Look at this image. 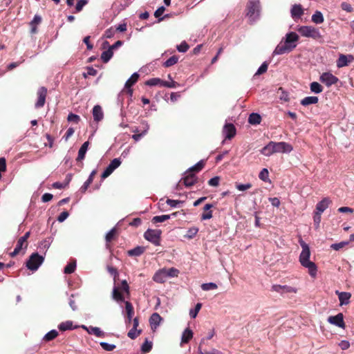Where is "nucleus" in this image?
<instances>
[{"mask_svg":"<svg viewBox=\"0 0 354 354\" xmlns=\"http://www.w3.org/2000/svg\"><path fill=\"white\" fill-rule=\"evenodd\" d=\"M167 279V278L165 275V271H164L162 269L156 272L153 277V281L157 283H164Z\"/></svg>","mask_w":354,"mask_h":354,"instance_id":"obj_29","label":"nucleus"},{"mask_svg":"<svg viewBox=\"0 0 354 354\" xmlns=\"http://www.w3.org/2000/svg\"><path fill=\"white\" fill-rule=\"evenodd\" d=\"M259 3L255 1H249L246 6V16L248 17L250 23L255 21L259 18Z\"/></svg>","mask_w":354,"mask_h":354,"instance_id":"obj_3","label":"nucleus"},{"mask_svg":"<svg viewBox=\"0 0 354 354\" xmlns=\"http://www.w3.org/2000/svg\"><path fill=\"white\" fill-rule=\"evenodd\" d=\"M162 270L164 271H165V275H166L167 278L177 277L179 273V271L176 268H168V269L163 268Z\"/></svg>","mask_w":354,"mask_h":354,"instance_id":"obj_42","label":"nucleus"},{"mask_svg":"<svg viewBox=\"0 0 354 354\" xmlns=\"http://www.w3.org/2000/svg\"><path fill=\"white\" fill-rule=\"evenodd\" d=\"M67 120L68 122H73L75 123H78L79 121L80 120V118L79 115L71 113L68 115Z\"/></svg>","mask_w":354,"mask_h":354,"instance_id":"obj_62","label":"nucleus"},{"mask_svg":"<svg viewBox=\"0 0 354 354\" xmlns=\"http://www.w3.org/2000/svg\"><path fill=\"white\" fill-rule=\"evenodd\" d=\"M261 153L266 156H270L274 153L272 141H270L261 151Z\"/></svg>","mask_w":354,"mask_h":354,"instance_id":"obj_33","label":"nucleus"},{"mask_svg":"<svg viewBox=\"0 0 354 354\" xmlns=\"http://www.w3.org/2000/svg\"><path fill=\"white\" fill-rule=\"evenodd\" d=\"M236 187L239 191H245L252 187L251 183L247 184H236Z\"/></svg>","mask_w":354,"mask_h":354,"instance_id":"obj_63","label":"nucleus"},{"mask_svg":"<svg viewBox=\"0 0 354 354\" xmlns=\"http://www.w3.org/2000/svg\"><path fill=\"white\" fill-rule=\"evenodd\" d=\"M96 174V170H93L91 173L90 176H88V178L86 180V181L84 183V185L82 186L80 189L82 192H85L86 191L89 185L92 183Z\"/></svg>","mask_w":354,"mask_h":354,"instance_id":"obj_32","label":"nucleus"},{"mask_svg":"<svg viewBox=\"0 0 354 354\" xmlns=\"http://www.w3.org/2000/svg\"><path fill=\"white\" fill-rule=\"evenodd\" d=\"M299 243L302 248L299 256V262L303 267L308 269V273L312 277H315L317 268L314 262L310 261V251L309 246L304 241H301Z\"/></svg>","mask_w":354,"mask_h":354,"instance_id":"obj_1","label":"nucleus"},{"mask_svg":"<svg viewBox=\"0 0 354 354\" xmlns=\"http://www.w3.org/2000/svg\"><path fill=\"white\" fill-rule=\"evenodd\" d=\"M48 90L46 87H40L37 92V101L36 102L35 106L36 109L41 108L44 106L46 102V97L47 95Z\"/></svg>","mask_w":354,"mask_h":354,"instance_id":"obj_10","label":"nucleus"},{"mask_svg":"<svg viewBox=\"0 0 354 354\" xmlns=\"http://www.w3.org/2000/svg\"><path fill=\"white\" fill-rule=\"evenodd\" d=\"M353 60V56L351 55H345L341 54L337 60V66L338 68H342L348 66V63Z\"/></svg>","mask_w":354,"mask_h":354,"instance_id":"obj_18","label":"nucleus"},{"mask_svg":"<svg viewBox=\"0 0 354 354\" xmlns=\"http://www.w3.org/2000/svg\"><path fill=\"white\" fill-rule=\"evenodd\" d=\"M120 165L121 160H120V158H114L113 160L111 161L109 165L102 174L101 178L102 179H105L108 176H109L113 173V171L115 169H117Z\"/></svg>","mask_w":354,"mask_h":354,"instance_id":"obj_9","label":"nucleus"},{"mask_svg":"<svg viewBox=\"0 0 354 354\" xmlns=\"http://www.w3.org/2000/svg\"><path fill=\"white\" fill-rule=\"evenodd\" d=\"M341 8L342 10L346 11L347 12H352L353 11L352 6L346 1H344L341 3Z\"/></svg>","mask_w":354,"mask_h":354,"instance_id":"obj_60","label":"nucleus"},{"mask_svg":"<svg viewBox=\"0 0 354 354\" xmlns=\"http://www.w3.org/2000/svg\"><path fill=\"white\" fill-rule=\"evenodd\" d=\"M268 176H269V173H268V169L264 168L259 173V178L261 180H263L264 182H267V181H268Z\"/></svg>","mask_w":354,"mask_h":354,"instance_id":"obj_54","label":"nucleus"},{"mask_svg":"<svg viewBox=\"0 0 354 354\" xmlns=\"http://www.w3.org/2000/svg\"><path fill=\"white\" fill-rule=\"evenodd\" d=\"M189 48V46L186 41H182L180 45L177 46V50L181 53H185Z\"/></svg>","mask_w":354,"mask_h":354,"instance_id":"obj_57","label":"nucleus"},{"mask_svg":"<svg viewBox=\"0 0 354 354\" xmlns=\"http://www.w3.org/2000/svg\"><path fill=\"white\" fill-rule=\"evenodd\" d=\"M152 342L148 341L147 339L142 344L141 346V351L143 353H149L152 348Z\"/></svg>","mask_w":354,"mask_h":354,"instance_id":"obj_49","label":"nucleus"},{"mask_svg":"<svg viewBox=\"0 0 354 354\" xmlns=\"http://www.w3.org/2000/svg\"><path fill=\"white\" fill-rule=\"evenodd\" d=\"M139 79V75L137 73H134L126 82L124 88L127 90V93L132 96L133 89L131 87L138 82Z\"/></svg>","mask_w":354,"mask_h":354,"instance_id":"obj_16","label":"nucleus"},{"mask_svg":"<svg viewBox=\"0 0 354 354\" xmlns=\"http://www.w3.org/2000/svg\"><path fill=\"white\" fill-rule=\"evenodd\" d=\"M117 237V230L115 227L112 228L106 235L105 240L106 242V247L109 248V243L115 240Z\"/></svg>","mask_w":354,"mask_h":354,"instance_id":"obj_28","label":"nucleus"},{"mask_svg":"<svg viewBox=\"0 0 354 354\" xmlns=\"http://www.w3.org/2000/svg\"><path fill=\"white\" fill-rule=\"evenodd\" d=\"M318 100L319 99L316 96H308L301 100V104L303 106H308L310 104H317Z\"/></svg>","mask_w":354,"mask_h":354,"instance_id":"obj_34","label":"nucleus"},{"mask_svg":"<svg viewBox=\"0 0 354 354\" xmlns=\"http://www.w3.org/2000/svg\"><path fill=\"white\" fill-rule=\"evenodd\" d=\"M291 17L296 20L299 19L304 15V9L300 4H295L290 10Z\"/></svg>","mask_w":354,"mask_h":354,"instance_id":"obj_19","label":"nucleus"},{"mask_svg":"<svg viewBox=\"0 0 354 354\" xmlns=\"http://www.w3.org/2000/svg\"><path fill=\"white\" fill-rule=\"evenodd\" d=\"M273 147H274V153H290L292 151L293 147L292 146L286 142H273Z\"/></svg>","mask_w":354,"mask_h":354,"instance_id":"obj_8","label":"nucleus"},{"mask_svg":"<svg viewBox=\"0 0 354 354\" xmlns=\"http://www.w3.org/2000/svg\"><path fill=\"white\" fill-rule=\"evenodd\" d=\"M162 319V318L157 313H154L151 315L149 318V323L151 328L153 331L156 330Z\"/></svg>","mask_w":354,"mask_h":354,"instance_id":"obj_20","label":"nucleus"},{"mask_svg":"<svg viewBox=\"0 0 354 354\" xmlns=\"http://www.w3.org/2000/svg\"><path fill=\"white\" fill-rule=\"evenodd\" d=\"M178 61V57L176 55H173L169 57L164 64L163 66L165 67H170L174 64H176Z\"/></svg>","mask_w":354,"mask_h":354,"instance_id":"obj_44","label":"nucleus"},{"mask_svg":"<svg viewBox=\"0 0 354 354\" xmlns=\"http://www.w3.org/2000/svg\"><path fill=\"white\" fill-rule=\"evenodd\" d=\"M219 182H220V177L215 176V177L211 178L210 180H209L208 185L209 186H212V187H217L219 185Z\"/></svg>","mask_w":354,"mask_h":354,"instance_id":"obj_61","label":"nucleus"},{"mask_svg":"<svg viewBox=\"0 0 354 354\" xmlns=\"http://www.w3.org/2000/svg\"><path fill=\"white\" fill-rule=\"evenodd\" d=\"M163 80L158 77L151 78L146 82V84L148 86H156L160 85L162 86V82Z\"/></svg>","mask_w":354,"mask_h":354,"instance_id":"obj_46","label":"nucleus"},{"mask_svg":"<svg viewBox=\"0 0 354 354\" xmlns=\"http://www.w3.org/2000/svg\"><path fill=\"white\" fill-rule=\"evenodd\" d=\"M141 124L142 125V130L140 131V133H134L132 136V138L136 141L138 142L144 136H145L149 129V126L148 123L145 121L142 122Z\"/></svg>","mask_w":354,"mask_h":354,"instance_id":"obj_22","label":"nucleus"},{"mask_svg":"<svg viewBox=\"0 0 354 354\" xmlns=\"http://www.w3.org/2000/svg\"><path fill=\"white\" fill-rule=\"evenodd\" d=\"M100 346L104 350L107 351H112L115 348V345L111 344L106 342H101Z\"/></svg>","mask_w":354,"mask_h":354,"instance_id":"obj_58","label":"nucleus"},{"mask_svg":"<svg viewBox=\"0 0 354 354\" xmlns=\"http://www.w3.org/2000/svg\"><path fill=\"white\" fill-rule=\"evenodd\" d=\"M88 333L95 335L96 337H104V333L98 327L91 326L88 330Z\"/></svg>","mask_w":354,"mask_h":354,"instance_id":"obj_39","label":"nucleus"},{"mask_svg":"<svg viewBox=\"0 0 354 354\" xmlns=\"http://www.w3.org/2000/svg\"><path fill=\"white\" fill-rule=\"evenodd\" d=\"M92 113L93 116V120L96 122L101 121L104 118V113L102 107L100 105L94 106V107L93 108Z\"/></svg>","mask_w":354,"mask_h":354,"instance_id":"obj_21","label":"nucleus"},{"mask_svg":"<svg viewBox=\"0 0 354 354\" xmlns=\"http://www.w3.org/2000/svg\"><path fill=\"white\" fill-rule=\"evenodd\" d=\"M88 145L89 142L86 141L84 142L83 145L81 146L78 151V155L76 159L77 161H82V160L84 159L86 153L88 150Z\"/></svg>","mask_w":354,"mask_h":354,"instance_id":"obj_26","label":"nucleus"},{"mask_svg":"<svg viewBox=\"0 0 354 354\" xmlns=\"http://www.w3.org/2000/svg\"><path fill=\"white\" fill-rule=\"evenodd\" d=\"M336 294L338 295L341 306L346 305L349 303V299L351 297V294L350 292L336 291Z\"/></svg>","mask_w":354,"mask_h":354,"instance_id":"obj_23","label":"nucleus"},{"mask_svg":"<svg viewBox=\"0 0 354 354\" xmlns=\"http://www.w3.org/2000/svg\"><path fill=\"white\" fill-rule=\"evenodd\" d=\"M178 85V83L175 81H171V82L167 81H162V86L167 88H175Z\"/></svg>","mask_w":354,"mask_h":354,"instance_id":"obj_64","label":"nucleus"},{"mask_svg":"<svg viewBox=\"0 0 354 354\" xmlns=\"http://www.w3.org/2000/svg\"><path fill=\"white\" fill-rule=\"evenodd\" d=\"M272 290L279 292L281 295L284 293H296L297 292V289L296 288L287 285H273L272 286Z\"/></svg>","mask_w":354,"mask_h":354,"instance_id":"obj_14","label":"nucleus"},{"mask_svg":"<svg viewBox=\"0 0 354 354\" xmlns=\"http://www.w3.org/2000/svg\"><path fill=\"white\" fill-rule=\"evenodd\" d=\"M217 288H218L217 285L215 283H212V282L205 283H203L201 285L202 290H205V291H207L209 290H214V289H216Z\"/></svg>","mask_w":354,"mask_h":354,"instance_id":"obj_51","label":"nucleus"},{"mask_svg":"<svg viewBox=\"0 0 354 354\" xmlns=\"http://www.w3.org/2000/svg\"><path fill=\"white\" fill-rule=\"evenodd\" d=\"M113 53L111 48L104 51L101 55V59L104 63H107L113 57Z\"/></svg>","mask_w":354,"mask_h":354,"instance_id":"obj_37","label":"nucleus"},{"mask_svg":"<svg viewBox=\"0 0 354 354\" xmlns=\"http://www.w3.org/2000/svg\"><path fill=\"white\" fill-rule=\"evenodd\" d=\"M122 292L126 293L127 296L130 295L129 286L126 280L122 281L120 286H114L112 293L113 299L118 302L124 301V296Z\"/></svg>","mask_w":354,"mask_h":354,"instance_id":"obj_2","label":"nucleus"},{"mask_svg":"<svg viewBox=\"0 0 354 354\" xmlns=\"http://www.w3.org/2000/svg\"><path fill=\"white\" fill-rule=\"evenodd\" d=\"M125 310L127 313V322L130 323L134 315V309L132 304L129 301H125Z\"/></svg>","mask_w":354,"mask_h":354,"instance_id":"obj_27","label":"nucleus"},{"mask_svg":"<svg viewBox=\"0 0 354 354\" xmlns=\"http://www.w3.org/2000/svg\"><path fill=\"white\" fill-rule=\"evenodd\" d=\"M205 166V161L201 160L198 163H196L193 167H190L187 171L193 173V171L198 172L200 171Z\"/></svg>","mask_w":354,"mask_h":354,"instance_id":"obj_41","label":"nucleus"},{"mask_svg":"<svg viewBox=\"0 0 354 354\" xmlns=\"http://www.w3.org/2000/svg\"><path fill=\"white\" fill-rule=\"evenodd\" d=\"M197 176L188 171L185 172V176L181 178L179 183H183L185 187H189L197 183Z\"/></svg>","mask_w":354,"mask_h":354,"instance_id":"obj_12","label":"nucleus"},{"mask_svg":"<svg viewBox=\"0 0 354 354\" xmlns=\"http://www.w3.org/2000/svg\"><path fill=\"white\" fill-rule=\"evenodd\" d=\"M193 337V332L189 328H186L182 335L181 343H188L190 339Z\"/></svg>","mask_w":354,"mask_h":354,"instance_id":"obj_31","label":"nucleus"},{"mask_svg":"<svg viewBox=\"0 0 354 354\" xmlns=\"http://www.w3.org/2000/svg\"><path fill=\"white\" fill-rule=\"evenodd\" d=\"M310 91L315 93H320L323 91L322 86L317 82H313L310 84Z\"/></svg>","mask_w":354,"mask_h":354,"instance_id":"obj_38","label":"nucleus"},{"mask_svg":"<svg viewBox=\"0 0 354 354\" xmlns=\"http://www.w3.org/2000/svg\"><path fill=\"white\" fill-rule=\"evenodd\" d=\"M30 232H27L24 236L20 237L17 243L16 247L12 252L10 254V257H14L22 250H26L28 247V239L30 237Z\"/></svg>","mask_w":354,"mask_h":354,"instance_id":"obj_6","label":"nucleus"},{"mask_svg":"<svg viewBox=\"0 0 354 354\" xmlns=\"http://www.w3.org/2000/svg\"><path fill=\"white\" fill-rule=\"evenodd\" d=\"M59 329L62 331H65L67 330H71L73 328V323L71 321H67L65 322H62L59 326Z\"/></svg>","mask_w":354,"mask_h":354,"instance_id":"obj_45","label":"nucleus"},{"mask_svg":"<svg viewBox=\"0 0 354 354\" xmlns=\"http://www.w3.org/2000/svg\"><path fill=\"white\" fill-rule=\"evenodd\" d=\"M328 322L342 328H345V323L344 321V315L342 313H338L335 316H330L328 318Z\"/></svg>","mask_w":354,"mask_h":354,"instance_id":"obj_15","label":"nucleus"},{"mask_svg":"<svg viewBox=\"0 0 354 354\" xmlns=\"http://www.w3.org/2000/svg\"><path fill=\"white\" fill-rule=\"evenodd\" d=\"M88 3L87 0H79L75 6V12H80L82 10L84 6Z\"/></svg>","mask_w":354,"mask_h":354,"instance_id":"obj_53","label":"nucleus"},{"mask_svg":"<svg viewBox=\"0 0 354 354\" xmlns=\"http://www.w3.org/2000/svg\"><path fill=\"white\" fill-rule=\"evenodd\" d=\"M324 20V16L320 11L316 10L312 16V21L316 24L323 23Z\"/></svg>","mask_w":354,"mask_h":354,"instance_id":"obj_36","label":"nucleus"},{"mask_svg":"<svg viewBox=\"0 0 354 354\" xmlns=\"http://www.w3.org/2000/svg\"><path fill=\"white\" fill-rule=\"evenodd\" d=\"M162 232L160 230L148 229L144 234V237L155 245H160Z\"/></svg>","mask_w":354,"mask_h":354,"instance_id":"obj_7","label":"nucleus"},{"mask_svg":"<svg viewBox=\"0 0 354 354\" xmlns=\"http://www.w3.org/2000/svg\"><path fill=\"white\" fill-rule=\"evenodd\" d=\"M348 244V242L342 241L337 243H333L330 245V248L334 250H339Z\"/></svg>","mask_w":354,"mask_h":354,"instance_id":"obj_55","label":"nucleus"},{"mask_svg":"<svg viewBox=\"0 0 354 354\" xmlns=\"http://www.w3.org/2000/svg\"><path fill=\"white\" fill-rule=\"evenodd\" d=\"M298 32L303 36L318 39L322 37L318 28L310 26H303L299 28Z\"/></svg>","mask_w":354,"mask_h":354,"instance_id":"obj_5","label":"nucleus"},{"mask_svg":"<svg viewBox=\"0 0 354 354\" xmlns=\"http://www.w3.org/2000/svg\"><path fill=\"white\" fill-rule=\"evenodd\" d=\"M295 48V46H290L286 44L284 41H281L275 48L273 55H282L286 53L292 51Z\"/></svg>","mask_w":354,"mask_h":354,"instance_id":"obj_13","label":"nucleus"},{"mask_svg":"<svg viewBox=\"0 0 354 354\" xmlns=\"http://www.w3.org/2000/svg\"><path fill=\"white\" fill-rule=\"evenodd\" d=\"M141 330H138L137 328L134 329V328H132L129 332H128V337L131 338V339H136L138 336H139L141 333Z\"/></svg>","mask_w":354,"mask_h":354,"instance_id":"obj_48","label":"nucleus"},{"mask_svg":"<svg viewBox=\"0 0 354 354\" xmlns=\"http://www.w3.org/2000/svg\"><path fill=\"white\" fill-rule=\"evenodd\" d=\"M58 336V332L56 330H52L47 333L44 337V340L45 342H50Z\"/></svg>","mask_w":354,"mask_h":354,"instance_id":"obj_40","label":"nucleus"},{"mask_svg":"<svg viewBox=\"0 0 354 354\" xmlns=\"http://www.w3.org/2000/svg\"><path fill=\"white\" fill-rule=\"evenodd\" d=\"M75 268H76L75 262V261L71 262L64 268V273L65 274H71L75 272Z\"/></svg>","mask_w":354,"mask_h":354,"instance_id":"obj_50","label":"nucleus"},{"mask_svg":"<svg viewBox=\"0 0 354 354\" xmlns=\"http://www.w3.org/2000/svg\"><path fill=\"white\" fill-rule=\"evenodd\" d=\"M44 257L37 252L32 253L26 263V266L30 270L35 271L42 264Z\"/></svg>","mask_w":354,"mask_h":354,"instance_id":"obj_4","label":"nucleus"},{"mask_svg":"<svg viewBox=\"0 0 354 354\" xmlns=\"http://www.w3.org/2000/svg\"><path fill=\"white\" fill-rule=\"evenodd\" d=\"M86 71H87V73H84L83 74V76L86 78L88 75H91V76H95L97 73V71L95 70V68H93V67L91 66H88L86 68Z\"/></svg>","mask_w":354,"mask_h":354,"instance_id":"obj_59","label":"nucleus"},{"mask_svg":"<svg viewBox=\"0 0 354 354\" xmlns=\"http://www.w3.org/2000/svg\"><path fill=\"white\" fill-rule=\"evenodd\" d=\"M319 80L328 87L335 84L339 81L336 76L328 72L322 73L319 77Z\"/></svg>","mask_w":354,"mask_h":354,"instance_id":"obj_11","label":"nucleus"},{"mask_svg":"<svg viewBox=\"0 0 354 354\" xmlns=\"http://www.w3.org/2000/svg\"><path fill=\"white\" fill-rule=\"evenodd\" d=\"M205 339L203 338L200 342L199 346H198V353L199 354H221V352L218 351L214 349L212 351L208 352V351H203L201 349V345L205 343Z\"/></svg>","mask_w":354,"mask_h":354,"instance_id":"obj_47","label":"nucleus"},{"mask_svg":"<svg viewBox=\"0 0 354 354\" xmlns=\"http://www.w3.org/2000/svg\"><path fill=\"white\" fill-rule=\"evenodd\" d=\"M268 64L266 62H263L256 72L255 75H260L266 73L268 70Z\"/></svg>","mask_w":354,"mask_h":354,"instance_id":"obj_56","label":"nucleus"},{"mask_svg":"<svg viewBox=\"0 0 354 354\" xmlns=\"http://www.w3.org/2000/svg\"><path fill=\"white\" fill-rule=\"evenodd\" d=\"M171 218V215H161L154 216L151 221L153 223H162Z\"/></svg>","mask_w":354,"mask_h":354,"instance_id":"obj_43","label":"nucleus"},{"mask_svg":"<svg viewBox=\"0 0 354 354\" xmlns=\"http://www.w3.org/2000/svg\"><path fill=\"white\" fill-rule=\"evenodd\" d=\"M145 251V248L142 246H137L135 248L130 250L127 252L130 257H139Z\"/></svg>","mask_w":354,"mask_h":354,"instance_id":"obj_30","label":"nucleus"},{"mask_svg":"<svg viewBox=\"0 0 354 354\" xmlns=\"http://www.w3.org/2000/svg\"><path fill=\"white\" fill-rule=\"evenodd\" d=\"M201 307H202V304H201V303L196 304V305L195 306L194 309H192L189 311L190 317L192 318H195L197 316V315H198L199 310H201Z\"/></svg>","mask_w":354,"mask_h":354,"instance_id":"obj_52","label":"nucleus"},{"mask_svg":"<svg viewBox=\"0 0 354 354\" xmlns=\"http://www.w3.org/2000/svg\"><path fill=\"white\" fill-rule=\"evenodd\" d=\"M261 122V117L259 114L252 113L249 115L248 122L251 124H259Z\"/></svg>","mask_w":354,"mask_h":354,"instance_id":"obj_35","label":"nucleus"},{"mask_svg":"<svg viewBox=\"0 0 354 354\" xmlns=\"http://www.w3.org/2000/svg\"><path fill=\"white\" fill-rule=\"evenodd\" d=\"M299 39V36L295 32H290L286 35V39L284 42L290 46H297L295 42Z\"/></svg>","mask_w":354,"mask_h":354,"instance_id":"obj_24","label":"nucleus"},{"mask_svg":"<svg viewBox=\"0 0 354 354\" xmlns=\"http://www.w3.org/2000/svg\"><path fill=\"white\" fill-rule=\"evenodd\" d=\"M236 132V128L233 124L227 123L223 127V133L226 139L230 140L234 138Z\"/></svg>","mask_w":354,"mask_h":354,"instance_id":"obj_17","label":"nucleus"},{"mask_svg":"<svg viewBox=\"0 0 354 354\" xmlns=\"http://www.w3.org/2000/svg\"><path fill=\"white\" fill-rule=\"evenodd\" d=\"M331 201L328 198H324L319 201L316 205V210L318 212L322 213L328 207Z\"/></svg>","mask_w":354,"mask_h":354,"instance_id":"obj_25","label":"nucleus"}]
</instances>
